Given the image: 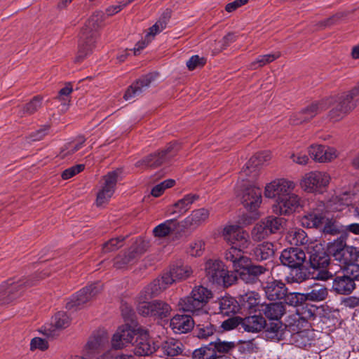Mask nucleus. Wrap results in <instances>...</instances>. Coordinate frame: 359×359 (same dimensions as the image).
Instances as JSON below:
<instances>
[{"mask_svg":"<svg viewBox=\"0 0 359 359\" xmlns=\"http://www.w3.org/2000/svg\"><path fill=\"white\" fill-rule=\"evenodd\" d=\"M262 201V191L259 187L250 185L245 189L241 196V202L247 210L251 212L256 211Z\"/></svg>","mask_w":359,"mask_h":359,"instance_id":"dca6fc26","label":"nucleus"},{"mask_svg":"<svg viewBox=\"0 0 359 359\" xmlns=\"http://www.w3.org/2000/svg\"><path fill=\"white\" fill-rule=\"evenodd\" d=\"M325 203L318 201L316 207L310 209L300 219L301 225L305 228L320 229L325 222Z\"/></svg>","mask_w":359,"mask_h":359,"instance_id":"9d476101","label":"nucleus"},{"mask_svg":"<svg viewBox=\"0 0 359 359\" xmlns=\"http://www.w3.org/2000/svg\"><path fill=\"white\" fill-rule=\"evenodd\" d=\"M311 290L304 294L306 299L320 302L324 300L327 296V290L325 287L315 283L310 286Z\"/></svg>","mask_w":359,"mask_h":359,"instance_id":"ea45409f","label":"nucleus"},{"mask_svg":"<svg viewBox=\"0 0 359 359\" xmlns=\"http://www.w3.org/2000/svg\"><path fill=\"white\" fill-rule=\"evenodd\" d=\"M351 99H347V93L345 95L341 96L339 104L330 111V118L334 121H337L342 118V117L350 111H344V109L346 105L349 104L350 102H353Z\"/></svg>","mask_w":359,"mask_h":359,"instance_id":"c03bdc74","label":"nucleus"},{"mask_svg":"<svg viewBox=\"0 0 359 359\" xmlns=\"http://www.w3.org/2000/svg\"><path fill=\"white\" fill-rule=\"evenodd\" d=\"M108 342V338L104 333L90 337L85 346L86 353L90 354L103 347Z\"/></svg>","mask_w":359,"mask_h":359,"instance_id":"4c0bfd02","label":"nucleus"},{"mask_svg":"<svg viewBox=\"0 0 359 359\" xmlns=\"http://www.w3.org/2000/svg\"><path fill=\"white\" fill-rule=\"evenodd\" d=\"M354 196L355 194L348 190L338 191L325 203V212L334 214L343 211L352 204Z\"/></svg>","mask_w":359,"mask_h":359,"instance_id":"1a4fd4ad","label":"nucleus"},{"mask_svg":"<svg viewBox=\"0 0 359 359\" xmlns=\"http://www.w3.org/2000/svg\"><path fill=\"white\" fill-rule=\"evenodd\" d=\"M264 291L269 299L275 301L281 299L285 296L287 288L281 281L273 280L266 283Z\"/></svg>","mask_w":359,"mask_h":359,"instance_id":"bb28decb","label":"nucleus"},{"mask_svg":"<svg viewBox=\"0 0 359 359\" xmlns=\"http://www.w3.org/2000/svg\"><path fill=\"white\" fill-rule=\"evenodd\" d=\"M86 142V138L83 136H79L76 140L73 142H69L65 145V148L61 151L62 158H65L69 155H72L78 150L81 149Z\"/></svg>","mask_w":359,"mask_h":359,"instance_id":"de8ad7c7","label":"nucleus"},{"mask_svg":"<svg viewBox=\"0 0 359 359\" xmlns=\"http://www.w3.org/2000/svg\"><path fill=\"white\" fill-rule=\"evenodd\" d=\"M325 234L336 236L344 232V226L338 224L335 220L325 217V222L320 228Z\"/></svg>","mask_w":359,"mask_h":359,"instance_id":"49530a36","label":"nucleus"},{"mask_svg":"<svg viewBox=\"0 0 359 359\" xmlns=\"http://www.w3.org/2000/svg\"><path fill=\"white\" fill-rule=\"evenodd\" d=\"M69 318L63 311L58 312L53 318V323L57 328H65L69 325Z\"/></svg>","mask_w":359,"mask_h":359,"instance_id":"e2e57ef3","label":"nucleus"},{"mask_svg":"<svg viewBox=\"0 0 359 359\" xmlns=\"http://www.w3.org/2000/svg\"><path fill=\"white\" fill-rule=\"evenodd\" d=\"M179 226L176 218L167 219L153 229L155 237L165 238L175 231Z\"/></svg>","mask_w":359,"mask_h":359,"instance_id":"72a5a7b5","label":"nucleus"},{"mask_svg":"<svg viewBox=\"0 0 359 359\" xmlns=\"http://www.w3.org/2000/svg\"><path fill=\"white\" fill-rule=\"evenodd\" d=\"M262 307V311L270 320H280L285 313V306L281 302L271 303Z\"/></svg>","mask_w":359,"mask_h":359,"instance_id":"f704fd0d","label":"nucleus"},{"mask_svg":"<svg viewBox=\"0 0 359 359\" xmlns=\"http://www.w3.org/2000/svg\"><path fill=\"white\" fill-rule=\"evenodd\" d=\"M271 155L269 151L259 152L254 155L245 164L241 171L245 175H248L252 170L259 166L264 165L269 162Z\"/></svg>","mask_w":359,"mask_h":359,"instance_id":"a878e982","label":"nucleus"},{"mask_svg":"<svg viewBox=\"0 0 359 359\" xmlns=\"http://www.w3.org/2000/svg\"><path fill=\"white\" fill-rule=\"evenodd\" d=\"M123 241V239L120 238H116L109 240L103 245L104 252H109L117 250L122 246Z\"/></svg>","mask_w":359,"mask_h":359,"instance_id":"774afa93","label":"nucleus"},{"mask_svg":"<svg viewBox=\"0 0 359 359\" xmlns=\"http://www.w3.org/2000/svg\"><path fill=\"white\" fill-rule=\"evenodd\" d=\"M266 325L265 319L260 316H252L241 318V326L248 332H259Z\"/></svg>","mask_w":359,"mask_h":359,"instance_id":"7c9ffc66","label":"nucleus"},{"mask_svg":"<svg viewBox=\"0 0 359 359\" xmlns=\"http://www.w3.org/2000/svg\"><path fill=\"white\" fill-rule=\"evenodd\" d=\"M295 183L285 178H276L265 185L264 195L266 198L274 199L281 198L290 191H294Z\"/></svg>","mask_w":359,"mask_h":359,"instance_id":"6e6552de","label":"nucleus"},{"mask_svg":"<svg viewBox=\"0 0 359 359\" xmlns=\"http://www.w3.org/2000/svg\"><path fill=\"white\" fill-rule=\"evenodd\" d=\"M198 199L199 196L196 194H187L169 208L168 213L170 215L180 217L185 214L190 209L191 205Z\"/></svg>","mask_w":359,"mask_h":359,"instance_id":"5701e85b","label":"nucleus"},{"mask_svg":"<svg viewBox=\"0 0 359 359\" xmlns=\"http://www.w3.org/2000/svg\"><path fill=\"white\" fill-rule=\"evenodd\" d=\"M157 76V73H150L140 78L127 89L124 99L128 101L140 95L155 81Z\"/></svg>","mask_w":359,"mask_h":359,"instance_id":"4468645a","label":"nucleus"},{"mask_svg":"<svg viewBox=\"0 0 359 359\" xmlns=\"http://www.w3.org/2000/svg\"><path fill=\"white\" fill-rule=\"evenodd\" d=\"M330 180V175L326 172L311 171L303 176L299 185L307 193H322Z\"/></svg>","mask_w":359,"mask_h":359,"instance_id":"423d86ee","label":"nucleus"},{"mask_svg":"<svg viewBox=\"0 0 359 359\" xmlns=\"http://www.w3.org/2000/svg\"><path fill=\"white\" fill-rule=\"evenodd\" d=\"M205 249V241L202 239L197 238L189 243L187 252L190 256L198 257L203 255Z\"/></svg>","mask_w":359,"mask_h":359,"instance_id":"8fccbe9b","label":"nucleus"},{"mask_svg":"<svg viewBox=\"0 0 359 359\" xmlns=\"http://www.w3.org/2000/svg\"><path fill=\"white\" fill-rule=\"evenodd\" d=\"M213 344L209 343L196 349L193 353L194 359H214L216 357V352L214 350Z\"/></svg>","mask_w":359,"mask_h":359,"instance_id":"a18cd8bd","label":"nucleus"},{"mask_svg":"<svg viewBox=\"0 0 359 359\" xmlns=\"http://www.w3.org/2000/svg\"><path fill=\"white\" fill-rule=\"evenodd\" d=\"M190 294L203 308L212 297L211 290L202 285L194 287Z\"/></svg>","mask_w":359,"mask_h":359,"instance_id":"58836bf2","label":"nucleus"},{"mask_svg":"<svg viewBox=\"0 0 359 359\" xmlns=\"http://www.w3.org/2000/svg\"><path fill=\"white\" fill-rule=\"evenodd\" d=\"M309 152L313 160L320 163L330 162L338 156V152L334 148L322 145L311 146Z\"/></svg>","mask_w":359,"mask_h":359,"instance_id":"412c9836","label":"nucleus"},{"mask_svg":"<svg viewBox=\"0 0 359 359\" xmlns=\"http://www.w3.org/2000/svg\"><path fill=\"white\" fill-rule=\"evenodd\" d=\"M195 332L198 338L206 339L215 334V327L210 323L198 324L195 329Z\"/></svg>","mask_w":359,"mask_h":359,"instance_id":"603ef678","label":"nucleus"},{"mask_svg":"<svg viewBox=\"0 0 359 359\" xmlns=\"http://www.w3.org/2000/svg\"><path fill=\"white\" fill-rule=\"evenodd\" d=\"M135 335H137V331L128 325L121 326L113 335L111 346L115 349L123 348L133 341Z\"/></svg>","mask_w":359,"mask_h":359,"instance_id":"a211bd4d","label":"nucleus"},{"mask_svg":"<svg viewBox=\"0 0 359 359\" xmlns=\"http://www.w3.org/2000/svg\"><path fill=\"white\" fill-rule=\"evenodd\" d=\"M41 105L42 98L39 96H36L22 107V114L23 115L32 114L40 109Z\"/></svg>","mask_w":359,"mask_h":359,"instance_id":"6e6d98bb","label":"nucleus"},{"mask_svg":"<svg viewBox=\"0 0 359 359\" xmlns=\"http://www.w3.org/2000/svg\"><path fill=\"white\" fill-rule=\"evenodd\" d=\"M273 254V245L269 242H264L259 245L255 250V255L257 260H266L271 258Z\"/></svg>","mask_w":359,"mask_h":359,"instance_id":"79ce46f5","label":"nucleus"},{"mask_svg":"<svg viewBox=\"0 0 359 359\" xmlns=\"http://www.w3.org/2000/svg\"><path fill=\"white\" fill-rule=\"evenodd\" d=\"M176 280L171 271L164 273L160 278L154 280L141 290V297L152 299L172 285Z\"/></svg>","mask_w":359,"mask_h":359,"instance_id":"f8f14e48","label":"nucleus"},{"mask_svg":"<svg viewBox=\"0 0 359 359\" xmlns=\"http://www.w3.org/2000/svg\"><path fill=\"white\" fill-rule=\"evenodd\" d=\"M323 108L318 104H312L300 112L291 116L290 121L294 125H297L307 121L314 117Z\"/></svg>","mask_w":359,"mask_h":359,"instance_id":"c756f323","label":"nucleus"},{"mask_svg":"<svg viewBox=\"0 0 359 359\" xmlns=\"http://www.w3.org/2000/svg\"><path fill=\"white\" fill-rule=\"evenodd\" d=\"M303 296H304V294L298 292L287 294L286 292L283 298H285V302L287 304L295 307L301 304L303 300Z\"/></svg>","mask_w":359,"mask_h":359,"instance_id":"0e129e2a","label":"nucleus"},{"mask_svg":"<svg viewBox=\"0 0 359 359\" xmlns=\"http://www.w3.org/2000/svg\"><path fill=\"white\" fill-rule=\"evenodd\" d=\"M170 271L176 281L185 280L190 277L193 273L190 266L184 264L173 266Z\"/></svg>","mask_w":359,"mask_h":359,"instance_id":"09e8293b","label":"nucleus"},{"mask_svg":"<svg viewBox=\"0 0 359 359\" xmlns=\"http://www.w3.org/2000/svg\"><path fill=\"white\" fill-rule=\"evenodd\" d=\"M166 27V22L164 20H158L149 29L145 36L148 41H152L155 36L161 32Z\"/></svg>","mask_w":359,"mask_h":359,"instance_id":"bf43d9fd","label":"nucleus"},{"mask_svg":"<svg viewBox=\"0 0 359 359\" xmlns=\"http://www.w3.org/2000/svg\"><path fill=\"white\" fill-rule=\"evenodd\" d=\"M222 235L224 241L231 246L230 248L244 250L250 245L248 233L238 224L226 225Z\"/></svg>","mask_w":359,"mask_h":359,"instance_id":"39448f33","label":"nucleus"},{"mask_svg":"<svg viewBox=\"0 0 359 359\" xmlns=\"http://www.w3.org/2000/svg\"><path fill=\"white\" fill-rule=\"evenodd\" d=\"M137 257V252L132 250L127 255L116 257L114 259V265L116 269H125L128 266L135 263Z\"/></svg>","mask_w":359,"mask_h":359,"instance_id":"a19ab883","label":"nucleus"},{"mask_svg":"<svg viewBox=\"0 0 359 359\" xmlns=\"http://www.w3.org/2000/svg\"><path fill=\"white\" fill-rule=\"evenodd\" d=\"M279 56V53L259 55L254 62L250 64V67L252 69H256L273 62L276 59L278 58Z\"/></svg>","mask_w":359,"mask_h":359,"instance_id":"864d4df0","label":"nucleus"},{"mask_svg":"<svg viewBox=\"0 0 359 359\" xmlns=\"http://www.w3.org/2000/svg\"><path fill=\"white\" fill-rule=\"evenodd\" d=\"M243 250L229 248L225 253V258L232 263L233 267L236 273L247 269L251 263V260L247 256L243 255Z\"/></svg>","mask_w":359,"mask_h":359,"instance_id":"4be33fe9","label":"nucleus"},{"mask_svg":"<svg viewBox=\"0 0 359 359\" xmlns=\"http://www.w3.org/2000/svg\"><path fill=\"white\" fill-rule=\"evenodd\" d=\"M206 60L198 55L191 56L187 62V66L189 70H194L196 68L201 67L205 64Z\"/></svg>","mask_w":359,"mask_h":359,"instance_id":"338daca9","label":"nucleus"},{"mask_svg":"<svg viewBox=\"0 0 359 359\" xmlns=\"http://www.w3.org/2000/svg\"><path fill=\"white\" fill-rule=\"evenodd\" d=\"M174 184L175 181L173 180H166L154 187L151 194L154 197H158L166 189L172 187Z\"/></svg>","mask_w":359,"mask_h":359,"instance_id":"680f3d73","label":"nucleus"},{"mask_svg":"<svg viewBox=\"0 0 359 359\" xmlns=\"http://www.w3.org/2000/svg\"><path fill=\"white\" fill-rule=\"evenodd\" d=\"M219 309V313L223 316H231L235 314L239 310V304L237 301L230 297L224 296L217 301Z\"/></svg>","mask_w":359,"mask_h":359,"instance_id":"2f4dec72","label":"nucleus"},{"mask_svg":"<svg viewBox=\"0 0 359 359\" xmlns=\"http://www.w3.org/2000/svg\"><path fill=\"white\" fill-rule=\"evenodd\" d=\"M280 260L284 266L290 268H299L306 260V254L302 249L290 248L285 249L282 252Z\"/></svg>","mask_w":359,"mask_h":359,"instance_id":"2eb2a0df","label":"nucleus"},{"mask_svg":"<svg viewBox=\"0 0 359 359\" xmlns=\"http://www.w3.org/2000/svg\"><path fill=\"white\" fill-rule=\"evenodd\" d=\"M287 241L294 245H302L307 242V235L306 232L301 229H294L290 230L286 236Z\"/></svg>","mask_w":359,"mask_h":359,"instance_id":"37998d69","label":"nucleus"},{"mask_svg":"<svg viewBox=\"0 0 359 359\" xmlns=\"http://www.w3.org/2000/svg\"><path fill=\"white\" fill-rule=\"evenodd\" d=\"M141 297V292L136 299L137 311L143 316H150L155 318L163 319L170 316L172 311L171 306L166 302L161 300H154Z\"/></svg>","mask_w":359,"mask_h":359,"instance_id":"7ed1b4c3","label":"nucleus"},{"mask_svg":"<svg viewBox=\"0 0 359 359\" xmlns=\"http://www.w3.org/2000/svg\"><path fill=\"white\" fill-rule=\"evenodd\" d=\"M102 287L99 283L91 284L72 295L67 302L66 307L68 309H80L86 302L98 294Z\"/></svg>","mask_w":359,"mask_h":359,"instance_id":"9b49d317","label":"nucleus"},{"mask_svg":"<svg viewBox=\"0 0 359 359\" xmlns=\"http://www.w3.org/2000/svg\"><path fill=\"white\" fill-rule=\"evenodd\" d=\"M327 251L339 262L340 268L356 262L359 257L358 249L347 245L345 238L342 236L329 243Z\"/></svg>","mask_w":359,"mask_h":359,"instance_id":"f03ea898","label":"nucleus"},{"mask_svg":"<svg viewBox=\"0 0 359 359\" xmlns=\"http://www.w3.org/2000/svg\"><path fill=\"white\" fill-rule=\"evenodd\" d=\"M156 346L147 330H138L135 353L139 355H149L156 351Z\"/></svg>","mask_w":359,"mask_h":359,"instance_id":"f3484780","label":"nucleus"},{"mask_svg":"<svg viewBox=\"0 0 359 359\" xmlns=\"http://www.w3.org/2000/svg\"><path fill=\"white\" fill-rule=\"evenodd\" d=\"M285 327L292 334L306 327H309L308 321L297 313L288 315L285 320Z\"/></svg>","mask_w":359,"mask_h":359,"instance_id":"473e14b6","label":"nucleus"},{"mask_svg":"<svg viewBox=\"0 0 359 359\" xmlns=\"http://www.w3.org/2000/svg\"><path fill=\"white\" fill-rule=\"evenodd\" d=\"M243 299L249 309L255 308L259 303V295L255 292H247L243 297Z\"/></svg>","mask_w":359,"mask_h":359,"instance_id":"69168bd1","label":"nucleus"},{"mask_svg":"<svg viewBox=\"0 0 359 359\" xmlns=\"http://www.w3.org/2000/svg\"><path fill=\"white\" fill-rule=\"evenodd\" d=\"M270 234V232H269V230L262 221L255 226L251 233L252 238L255 241H259L264 239Z\"/></svg>","mask_w":359,"mask_h":359,"instance_id":"5fc2aeb1","label":"nucleus"},{"mask_svg":"<svg viewBox=\"0 0 359 359\" xmlns=\"http://www.w3.org/2000/svg\"><path fill=\"white\" fill-rule=\"evenodd\" d=\"M210 211L205 208L196 209L182 222V225L186 229H196L206 223L209 219Z\"/></svg>","mask_w":359,"mask_h":359,"instance_id":"6ab92c4d","label":"nucleus"},{"mask_svg":"<svg viewBox=\"0 0 359 359\" xmlns=\"http://www.w3.org/2000/svg\"><path fill=\"white\" fill-rule=\"evenodd\" d=\"M270 233H275L280 229L285 223V219L281 217L269 216L262 220Z\"/></svg>","mask_w":359,"mask_h":359,"instance_id":"3c124183","label":"nucleus"},{"mask_svg":"<svg viewBox=\"0 0 359 359\" xmlns=\"http://www.w3.org/2000/svg\"><path fill=\"white\" fill-rule=\"evenodd\" d=\"M309 261L313 269L325 268L329 264V257L321 245L316 244L309 252Z\"/></svg>","mask_w":359,"mask_h":359,"instance_id":"b1692460","label":"nucleus"},{"mask_svg":"<svg viewBox=\"0 0 359 359\" xmlns=\"http://www.w3.org/2000/svg\"><path fill=\"white\" fill-rule=\"evenodd\" d=\"M355 287V283L353 280L344 274L337 276L332 283L333 290L341 294H348L353 291Z\"/></svg>","mask_w":359,"mask_h":359,"instance_id":"cd10ccee","label":"nucleus"},{"mask_svg":"<svg viewBox=\"0 0 359 359\" xmlns=\"http://www.w3.org/2000/svg\"><path fill=\"white\" fill-rule=\"evenodd\" d=\"M194 321L188 315H176L170 320V326L176 334L186 333L192 329Z\"/></svg>","mask_w":359,"mask_h":359,"instance_id":"393cba45","label":"nucleus"},{"mask_svg":"<svg viewBox=\"0 0 359 359\" xmlns=\"http://www.w3.org/2000/svg\"><path fill=\"white\" fill-rule=\"evenodd\" d=\"M204 269L208 280L212 283H222L225 286H229L236 280V277L229 275L224 263L219 259H208L205 263Z\"/></svg>","mask_w":359,"mask_h":359,"instance_id":"20e7f679","label":"nucleus"},{"mask_svg":"<svg viewBox=\"0 0 359 359\" xmlns=\"http://www.w3.org/2000/svg\"><path fill=\"white\" fill-rule=\"evenodd\" d=\"M161 351L165 355L175 356L182 352L183 345L180 341L170 338L162 343Z\"/></svg>","mask_w":359,"mask_h":359,"instance_id":"c9c22d12","label":"nucleus"},{"mask_svg":"<svg viewBox=\"0 0 359 359\" xmlns=\"http://www.w3.org/2000/svg\"><path fill=\"white\" fill-rule=\"evenodd\" d=\"M177 306L180 310L192 313L196 321H198L197 318L200 315H202L204 319L209 318L208 313L203 310V307L191 294L181 298L178 302Z\"/></svg>","mask_w":359,"mask_h":359,"instance_id":"aec40b11","label":"nucleus"},{"mask_svg":"<svg viewBox=\"0 0 359 359\" xmlns=\"http://www.w3.org/2000/svg\"><path fill=\"white\" fill-rule=\"evenodd\" d=\"M119 172L118 170H114L104 177V182L97 194L96 204L97 206H102L108 203L113 196Z\"/></svg>","mask_w":359,"mask_h":359,"instance_id":"ddd939ff","label":"nucleus"},{"mask_svg":"<svg viewBox=\"0 0 359 359\" xmlns=\"http://www.w3.org/2000/svg\"><path fill=\"white\" fill-rule=\"evenodd\" d=\"M302 198L294 193V191H290L277 201H274L271 209L276 215L288 216L302 206Z\"/></svg>","mask_w":359,"mask_h":359,"instance_id":"0eeeda50","label":"nucleus"},{"mask_svg":"<svg viewBox=\"0 0 359 359\" xmlns=\"http://www.w3.org/2000/svg\"><path fill=\"white\" fill-rule=\"evenodd\" d=\"M134 1L135 0H127L120 1L116 5L107 7L105 13L102 11H97L90 17L82 29V35L79 44L78 59H83L92 51L93 47V40L90 39L89 41H85V39L93 37V32L100 27L104 20V15L107 16L114 15Z\"/></svg>","mask_w":359,"mask_h":359,"instance_id":"f257e3e1","label":"nucleus"},{"mask_svg":"<svg viewBox=\"0 0 359 359\" xmlns=\"http://www.w3.org/2000/svg\"><path fill=\"white\" fill-rule=\"evenodd\" d=\"M211 344H213V347L214 350H215L216 355H217V353H228L234 348L233 342L222 341L220 339H217L215 341H211Z\"/></svg>","mask_w":359,"mask_h":359,"instance_id":"052dcab7","label":"nucleus"},{"mask_svg":"<svg viewBox=\"0 0 359 359\" xmlns=\"http://www.w3.org/2000/svg\"><path fill=\"white\" fill-rule=\"evenodd\" d=\"M347 99H351L353 101L344 107V111L353 110L359 102V81L358 85L347 93Z\"/></svg>","mask_w":359,"mask_h":359,"instance_id":"4d7b16f0","label":"nucleus"},{"mask_svg":"<svg viewBox=\"0 0 359 359\" xmlns=\"http://www.w3.org/2000/svg\"><path fill=\"white\" fill-rule=\"evenodd\" d=\"M341 269L344 271V275L352 278L355 282V280H358L359 278V264H355V262H353L352 263H349L346 266L341 268Z\"/></svg>","mask_w":359,"mask_h":359,"instance_id":"13d9d810","label":"nucleus"},{"mask_svg":"<svg viewBox=\"0 0 359 359\" xmlns=\"http://www.w3.org/2000/svg\"><path fill=\"white\" fill-rule=\"evenodd\" d=\"M313 334V331L309 329V327H306L292 334L291 339L297 346L306 348L312 344Z\"/></svg>","mask_w":359,"mask_h":359,"instance_id":"c85d7f7f","label":"nucleus"},{"mask_svg":"<svg viewBox=\"0 0 359 359\" xmlns=\"http://www.w3.org/2000/svg\"><path fill=\"white\" fill-rule=\"evenodd\" d=\"M168 153V149L165 151H162L161 152H158L157 154H151L146 157L144 159L138 161L136 163V166L140 167L142 165H145L147 167L156 168L160 165L165 159L167 158L166 156Z\"/></svg>","mask_w":359,"mask_h":359,"instance_id":"e433bc0d","label":"nucleus"}]
</instances>
